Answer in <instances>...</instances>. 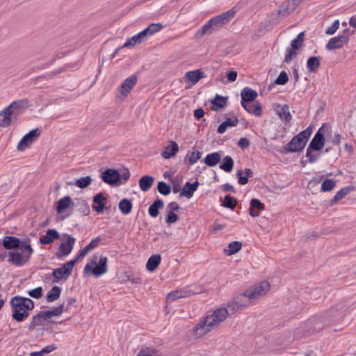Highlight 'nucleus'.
I'll return each instance as SVG.
<instances>
[{
    "label": "nucleus",
    "instance_id": "obj_52",
    "mask_svg": "<svg viewBox=\"0 0 356 356\" xmlns=\"http://www.w3.org/2000/svg\"><path fill=\"white\" fill-rule=\"evenodd\" d=\"M298 49H293L292 47H290L286 49V54L284 58V62L286 63H289L293 58H295L298 54L296 51Z\"/></svg>",
    "mask_w": 356,
    "mask_h": 356
},
{
    "label": "nucleus",
    "instance_id": "obj_62",
    "mask_svg": "<svg viewBox=\"0 0 356 356\" xmlns=\"http://www.w3.org/2000/svg\"><path fill=\"white\" fill-rule=\"evenodd\" d=\"M313 150L314 149H309V147H307L306 151V157L307 158V162H309V163H312L316 161L319 156V154H313Z\"/></svg>",
    "mask_w": 356,
    "mask_h": 356
},
{
    "label": "nucleus",
    "instance_id": "obj_60",
    "mask_svg": "<svg viewBox=\"0 0 356 356\" xmlns=\"http://www.w3.org/2000/svg\"><path fill=\"white\" fill-rule=\"evenodd\" d=\"M130 177V172L127 168H124L122 172L121 175H120V181H118V186L125 184Z\"/></svg>",
    "mask_w": 356,
    "mask_h": 356
},
{
    "label": "nucleus",
    "instance_id": "obj_42",
    "mask_svg": "<svg viewBox=\"0 0 356 356\" xmlns=\"http://www.w3.org/2000/svg\"><path fill=\"white\" fill-rule=\"evenodd\" d=\"M202 154L201 152L193 149V151L188 152L185 157V161H188L189 165H193L201 158Z\"/></svg>",
    "mask_w": 356,
    "mask_h": 356
},
{
    "label": "nucleus",
    "instance_id": "obj_11",
    "mask_svg": "<svg viewBox=\"0 0 356 356\" xmlns=\"http://www.w3.org/2000/svg\"><path fill=\"white\" fill-rule=\"evenodd\" d=\"M101 178L105 183L111 186H118L120 172L117 170L108 168L102 173Z\"/></svg>",
    "mask_w": 356,
    "mask_h": 356
},
{
    "label": "nucleus",
    "instance_id": "obj_44",
    "mask_svg": "<svg viewBox=\"0 0 356 356\" xmlns=\"http://www.w3.org/2000/svg\"><path fill=\"white\" fill-rule=\"evenodd\" d=\"M44 320V319L43 318V316L40 312L37 315L33 316L29 326V330L32 331L36 326L42 325Z\"/></svg>",
    "mask_w": 356,
    "mask_h": 356
},
{
    "label": "nucleus",
    "instance_id": "obj_37",
    "mask_svg": "<svg viewBox=\"0 0 356 356\" xmlns=\"http://www.w3.org/2000/svg\"><path fill=\"white\" fill-rule=\"evenodd\" d=\"M72 199L70 196L66 195L60 199L58 202L56 207V211L58 213H62L67 208L72 205Z\"/></svg>",
    "mask_w": 356,
    "mask_h": 356
},
{
    "label": "nucleus",
    "instance_id": "obj_33",
    "mask_svg": "<svg viewBox=\"0 0 356 356\" xmlns=\"http://www.w3.org/2000/svg\"><path fill=\"white\" fill-rule=\"evenodd\" d=\"M238 123L237 117L232 118H227L225 121L222 122L218 127L217 131L220 134L225 133L229 127H236Z\"/></svg>",
    "mask_w": 356,
    "mask_h": 356
},
{
    "label": "nucleus",
    "instance_id": "obj_22",
    "mask_svg": "<svg viewBox=\"0 0 356 356\" xmlns=\"http://www.w3.org/2000/svg\"><path fill=\"white\" fill-rule=\"evenodd\" d=\"M106 197L104 196L103 193H99L96 194L93 197L94 204L92 205V209L98 213H102L106 208L104 203Z\"/></svg>",
    "mask_w": 356,
    "mask_h": 356
},
{
    "label": "nucleus",
    "instance_id": "obj_63",
    "mask_svg": "<svg viewBox=\"0 0 356 356\" xmlns=\"http://www.w3.org/2000/svg\"><path fill=\"white\" fill-rule=\"evenodd\" d=\"M250 207L259 211H262L265 209L264 204L258 199H252L250 201Z\"/></svg>",
    "mask_w": 356,
    "mask_h": 356
},
{
    "label": "nucleus",
    "instance_id": "obj_55",
    "mask_svg": "<svg viewBox=\"0 0 356 356\" xmlns=\"http://www.w3.org/2000/svg\"><path fill=\"white\" fill-rule=\"evenodd\" d=\"M179 219L178 215L175 213L174 211H167L166 216H165V222L168 225L173 224L176 222Z\"/></svg>",
    "mask_w": 356,
    "mask_h": 356
},
{
    "label": "nucleus",
    "instance_id": "obj_32",
    "mask_svg": "<svg viewBox=\"0 0 356 356\" xmlns=\"http://www.w3.org/2000/svg\"><path fill=\"white\" fill-rule=\"evenodd\" d=\"M221 160V154L218 152L208 154L203 160V162L209 167L218 165Z\"/></svg>",
    "mask_w": 356,
    "mask_h": 356
},
{
    "label": "nucleus",
    "instance_id": "obj_10",
    "mask_svg": "<svg viewBox=\"0 0 356 356\" xmlns=\"http://www.w3.org/2000/svg\"><path fill=\"white\" fill-rule=\"evenodd\" d=\"M350 38L348 35H339L336 37L330 38L325 45L327 50H334L341 49L349 42Z\"/></svg>",
    "mask_w": 356,
    "mask_h": 356
},
{
    "label": "nucleus",
    "instance_id": "obj_9",
    "mask_svg": "<svg viewBox=\"0 0 356 356\" xmlns=\"http://www.w3.org/2000/svg\"><path fill=\"white\" fill-rule=\"evenodd\" d=\"M41 131L40 129L36 128L29 133L25 134L17 144V149L23 151L26 148L31 146V145L40 136Z\"/></svg>",
    "mask_w": 356,
    "mask_h": 356
},
{
    "label": "nucleus",
    "instance_id": "obj_49",
    "mask_svg": "<svg viewBox=\"0 0 356 356\" xmlns=\"http://www.w3.org/2000/svg\"><path fill=\"white\" fill-rule=\"evenodd\" d=\"M162 29V25L159 23H152L148 27L145 29V31L148 37L159 32Z\"/></svg>",
    "mask_w": 356,
    "mask_h": 356
},
{
    "label": "nucleus",
    "instance_id": "obj_46",
    "mask_svg": "<svg viewBox=\"0 0 356 356\" xmlns=\"http://www.w3.org/2000/svg\"><path fill=\"white\" fill-rule=\"evenodd\" d=\"M242 248V243L240 241L231 242L228 245V249L225 250L227 255H232L238 252Z\"/></svg>",
    "mask_w": 356,
    "mask_h": 356
},
{
    "label": "nucleus",
    "instance_id": "obj_64",
    "mask_svg": "<svg viewBox=\"0 0 356 356\" xmlns=\"http://www.w3.org/2000/svg\"><path fill=\"white\" fill-rule=\"evenodd\" d=\"M250 144V140L245 137L241 138L238 142V147L243 149L248 148Z\"/></svg>",
    "mask_w": 356,
    "mask_h": 356
},
{
    "label": "nucleus",
    "instance_id": "obj_18",
    "mask_svg": "<svg viewBox=\"0 0 356 356\" xmlns=\"http://www.w3.org/2000/svg\"><path fill=\"white\" fill-rule=\"evenodd\" d=\"M15 115L11 109L7 106L0 111V127H8L12 124V116Z\"/></svg>",
    "mask_w": 356,
    "mask_h": 356
},
{
    "label": "nucleus",
    "instance_id": "obj_14",
    "mask_svg": "<svg viewBox=\"0 0 356 356\" xmlns=\"http://www.w3.org/2000/svg\"><path fill=\"white\" fill-rule=\"evenodd\" d=\"M302 0H286L282 3L280 9L278 10V13L282 16H288L294 10L297 8V6L301 3Z\"/></svg>",
    "mask_w": 356,
    "mask_h": 356
},
{
    "label": "nucleus",
    "instance_id": "obj_25",
    "mask_svg": "<svg viewBox=\"0 0 356 356\" xmlns=\"http://www.w3.org/2000/svg\"><path fill=\"white\" fill-rule=\"evenodd\" d=\"M72 207H74L83 216H88L90 212L88 202L83 199L76 200V202L72 203Z\"/></svg>",
    "mask_w": 356,
    "mask_h": 356
},
{
    "label": "nucleus",
    "instance_id": "obj_59",
    "mask_svg": "<svg viewBox=\"0 0 356 356\" xmlns=\"http://www.w3.org/2000/svg\"><path fill=\"white\" fill-rule=\"evenodd\" d=\"M339 27V21L336 19L332 24L327 27L325 31L327 35H333Z\"/></svg>",
    "mask_w": 356,
    "mask_h": 356
},
{
    "label": "nucleus",
    "instance_id": "obj_29",
    "mask_svg": "<svg viewBox=\"0 0 356 356\" xmlns=\"http://www.w3.org/2000/svg\"><path fill=\"white\" fill-rule=\"evenodd\" d=\"M179 152V145L175 141H170V145L165 147L162 152L161 156L163 158L168 159L174 156Z\"/></svg>",
    "mask_w": 356,
    "mask_h": 356
},
{
    "label": "nucleus",
    "instance_id": "obj_27",
    "mask_svg": "<svg viewBox=\"0 0 356 356\" xmlns=\"http://www.w3.org/2000/svg\"><path fill=\"white\" fill-rule=\"evenodd\" d=\"M241 96V102H252L257 97L258 94L256 90L249 87H245L242 90Z\"/></svg>",
    "mask_w": 356,
    "mask_h": 356
},
{
    "label": "nucleus",
    "instance_id": "obj_2",
    "mask_svg": "<svg viewBox=\"0 0 356 356\" xmlns=\"http://www.w3.org/2000/svg\"><path fill=\"white\" fill-rule=\"evenodd\" d=\"M10 304L13 312L12 317L17 322L24 321L29 316V311L35 306L31 299L19 296L13 297Z\"/></svg>",
    "mask_w": 356,
    "mask_h": 356
},
{
    "label": "nucleus",
    "instance_id": "obj_12",
    "mask_svg": "<svg viewBox=\"0 0 356 356\" xmlns=\"http://www.w3.org/2000/svg\"><path fill=\"white\" fill-rule=\"evenodd\" d=\"M323 125L321 127L312 139L308 147L314 151L321 150L325 144V137L323 134Z\"/></svg>",
    "mask_w": 356,
    "mask_h": 356
},
{
    "label": "nucleus",
    "instance_id": "obj_43",
    "mask_svg": "<svg viewBox=\"0 0 356 356\" xmlns=\"http://www.w3.org/2000/svg\"><path fill=\"white\" fill-rule=\"evenodd\" d=\"M352 188L347 186L339 190L334 195V198L331 201V204L333 205L335 202L342 200L348 193L350 192Z\"/></svg>",
    "mask_w": 356,
    "mask_h": 356
},
{
    "label": "nucleus",
    "instance_id": "obj_47",
    "mask_svg": "<svg viewBox=\"0 0 356 356\" xmlns=\"http://www.w3.org/2000/svg\"><path fill=\"white\" fill-rule=\"evenodd\" d=\"M221 205L225 208L233 210L237 205V200L234 197L226 195L225 196L224 201Z\"/></svg>",
    "mask_w": 356,
    "mask_h": 356
},
{
    "label": "nucleus",
    "instance_id": "obj_41",
    "mask_svg": "<svg viewBox=\"0 0 356 356\" xmlns=\"http://www.w3.org/2000/svg\"><path fill=\"white\" fill-rule=\"evenodd\" d=\"M234 165L233 159L230 156H226L223 158L220 164V168L226 172H231Z\"/></svg>",
    "mask_w": 356,
    "mask_h": 356
},
{
    "label": "nucleus",
    "instance_id": "obj_24",
    "mask_svg": "<svg viewBox=\"0 0 356 356\" xmlns=\"http://www.w3.org/2000/svg\"><path fill=\"white\" fill-rule=\"evenodd\" d=\"M60 238L59 233L54 229H49L46 232L45 235H43L40 238V243L42 245H48L51 243L54 240Z\"/></svg>",
    "mask_w": 356,
    "mask_h": 356
},
{
    "label": "nucleus",
    "instance_id": "obj_5",
    "mask_svg": "<svg viewBox=\"0 0 356 356\" xmlns=\"http://www.w3.org/2000/svg\"><path fill=\"white\" fill-rule=\"evenodd\" d=\"M97 256L95 255L90 263L87 264L83 268V273H92L96 277H98L108 271L107 262L108 259L106 256L101 255L99 261H97Z\"/></svg>",
    "mask_w": 356,
    "mask_h": 356
},
{
    "label": "nucleus",
    "instance_id": "obj_28",
    "mask_svg": "<svg viewBox=\"0 0 356 356\" xmlns=\"http://www.w3.org/2000/svg\"><path fill=\"white\" fill-rule=\"evenodd\" d=\"M205 76L204 73L201 69L188 71L185 74V78L193 84L197 83L201 79Z\"/></svg>",
    "mask_w": 356,
    "mask_h": 356
},
{
    "label": "nucleus",
    "instance_id": "obj_56",
    "mask_svg": "<svg viewBox=\"0 0 356 356\" xmlns=\"http://www.w3.org/2000/svg\"><path fill=\"white\" fill-rule=\"evenodd\" d=\"M226 308L228 309L229 314V313L234 314L241 309L234 298L227 304Z\"/></svg>",
    "mask_w": 356,
    "mask_h": 356
},
{
    "label": "nucleus",
    "instance_id": "obj_19",
    "mask_svg": "<svg viewBox=\"0 0 356 356\" xmlns=\"http://www.w3.org/2000/svg\"><path fill=\"white\" fill-rule=\"evenodd\" d=\"M137 81L136 74H133L127 78L121 84L120 92L123 95H127L134 87Z\"/></svg>",
    "mask_w": 356,
    "mask_h": 356
},
{
    "label": "nucleus",
    "instance_id": "obj_20",
    "mask_svg": "<svg viewBox=\"0 0 356 356\" xmlns=\"http://www.w3.org/2000/svg\"><path fill=\"white\" fill-rule=\"evenodd\" d=\"M275 110L282 120L285 121L286 122H289L291 120L292 116L290 113L289 106L288 104H277Z\"/></svg>",
    "mask_w": 356,
    "mask_h": 356
},
{
    "label": "nucleus",
    "instance_id": "obj_1",
    "mask_svg": "<svg viewBox=\"0 0 356 356\" xmlns=\"http://www.w3.org/2000/svg\"><path fill=\"white\" fill-rule=\"evenodd\" d=\"M237 11L238 9L234 6L227 11L213 17L197 31L196 35H210L220 30L235 17Z\"/></svg>",
    "mask_w": 356,
    "mask_h": 356
},
{
    "label": "nucleus",
    "instance_id": "obj_23",
    "mask_svg": "<svg viewBox=\"0 0 356 356\" xmlns=\"http://www.w3.org/2000/svg\"><path fill=\"white\" fill-rule=\"evenodd\" d=\"M148 36L146 34L145 30L139 32L138 33L133 35L130 38L127 39L123 45V47H134L137 44H140L145 38Z\"/></svg>",
    "mask_w": 356,
    "mask_h": 356
},
{
    "label": "nucleus",
    "instance_id": "obj_17",
    "mask_svg": "<svg viewBox=\"0 0 356 356\" xmlns=\"http://www.w3.org/2000/svg\"><path fill=\"white\" fill-rule=\"evenodd\" d=\"M199 185L200 183L197 181L192 184L189 181H186L179 193V197H186L188 199L191 198L194 193L197 191Z\"/></svg>",
    "mask_w": 356,
    "mask_h": 356
},
{
    "label": "nucleus",
    "instance_id": "obj_13",
    "mask_svg": "<svg viewBox=\"0 0 356 356\" xmlns=\"http://www.w3.org/2000/svg\"><path fill=\"white\" fill-rule=\"evenodd\" d=\"M8 262L17 267L23 266L29 261L22 253L16 250L8 252Z\"/></svg>",
    "mask_w": 356,
    "mask_h": 356
},
{
    "label": "nucleus",
    "instance_id": "obj_7",
    "mask_svg": "<svg viewBox=\"0 0 356 356\" xmlns=\"http://www.w3.org/2000/svg\"><path fill=\"white\" fill-rule=\"evenodd\" d=\"M270 285L268 281H262L245 290V295L252 300L264 296L270 289Z\"/></svg>",
    "mask_w": 356,
    "mask_h": 356
},
{
    "label": "nucleus",
    "instance_id": "obj_34",
    "mask_svg": "<svg viewBox=\"0 0 356 356\" xmlns=\"http://www.w3.org/2000/svg\"><path fill=\"white\" fill-rule=\"evenodd\" d=\"M154 178L150 175L142 177L139 180V186L142 191H149L153 185Z\"/></svg>",
    "mask_w": 356,
    "mask_h": 356
},
{
    "label": "nucleus",
    "instance_id": "obj_35",
    "mask_svg": "<svg viewBox=\"0 0 356 356\" xmlns=\"http://www.w3.org/2000/svg\"><path fill=\"white\" fill-rule=\"evenodd\" d=\"M161 261V257L160 254H153L148 259L147 264H146V268L149 271L153 272L159 266Z\"/></svg>",
    "mask_w": 356,
    "mask_h": 356
},
{
    "label": "nucleus",
    "instance_id": "obj_30",
    "mask_svg": "<svg viewBox=\"0 0 356 356\" xmlns=\"http://www.w3.org/2000/svg\"><path fill=\"white\" fill-rule=\"evenodd\" d=\"M191 291L186 289H181L175 291H170L168 296L167 299L169 302H173L177 299L186 298L189 296Z\"/></svg>",
    "mask_w": 356,
    "mask_h": 356
},
{
    "label": "nucleus",
    "instance_id": "obj_26",
    "mask_svg": "<svg viewBox=\"0 0 356 356\" xmlns=\"http://www.w3.org/2000/svg\"><path fill=\"white\" fill-rule=\"evenodd\" d=\"M227 97L216 95L214 99L211 101V109L214 111H218L220 109L224 108L227 106Z\"/></svg>",
    "mask_w": 356,
    "mask_h": 356
},
{
    "label": "nucleus",
    "instance_id": "obj_58",
    "mask_svg": "<svg viewBox=\"0 0 356 356\" xmlns=\"http://www.w3.org/2000/svg\"><path fill=\"white\" fill-rule=\"evenodd\" d=\"M104 238V236L99 235L95 238H93L88 245V248L90 250H92L98 247L99 243L102 241Z\"/></svg>",
    "mask_w": 356,
    "mask_h": 356
},
{
    "label": "nucleus",
    "instance_id": "obj_4",
    "mask_svg": "<svg viewBox=\"0 0 356 356\" xmlns=\"http://www.w3.org/2000/svg\"><path fill=\"white\" fill-rule=\"evenodd\" d=\"M228 315V309L225 307H221L214 310L212 314L207 316L202 325L199 324V325L204 329L205 332L210 331L213 327L224 321Z\"/></svg>",
    "mask_w": 356,
    "mask_h": 356
},
{
    "label": "nucleus",
    "instance_id": "obj_54",
    "mask_svg": "<svg viewBox=\"0 0 356 356\" xmlns=\"http://www.w3.org/2000/svg\"><path fill=\"white\" fill-rule=\"evenodd\" d=\"M289 81V76L285 71H282L277 78L275 79V83L277 85H285Z\"/></svg>",
    "mask_w": 356,
    "mask_h": 356
},
{
    "label": "nucleus",
    "instance_id": "obj_39",
    "mask_svg": "<svg viewBox=\"0 0 356 356\" xmlns=\"http://www.w3.org/2000/svg\"><path fill=\"white\" fill-rule=\"evenodd\" d=\"M118 207L122 214L128 215L131 212L133 204L130 200L123 198L120 201Z\"/></svg>",
    "mask_w": 356,
    "mask_h": 356
},
{
    "label": "nucleus",
    "instance_id": "obj_3",
    "mask_svg": "<svg viewBox=\"0 0 356 356\" xmlns=\"http://www.w3.org/2000/svg\"><path fill=\"white\" fill-rule=\"evenodd\" d=\"M313 131V127L310 125L304 131H300L292 138L290 142L284 146L282 153L288 154L298 152L302 150Z\"/></svg>",
    "mask_w": 356,
    "mask_h": 356
},
{
    "label": "nucleus",
    "instance_id": "obj_45",
    "mask_svg": "<svg viewBox=\"0 0 356 356\" xmlns=\"http://www.w3.org/2000/svg\"><path fill=\"white\" fill-rule=\"evenodd\" d=\"M92 182V178L90 176L80 177L76 179L74 185L81 189L88 187Z\"/></svg>",
    "mask_w": 356,
    "mask_h": 356
},
{
    "label": "nucleus",
    "instance_id": "obj_38",
    "mask_svg": "<svg viewBox=\"0 0 356 356\" xmlns=\"http://www.w3.org/2000/svg\"><path fill=\"white\" fill-rule=\"evenodd\" d=\"M234 299L237 302L238 305L240 307L241 309L245 308L248 306H249L253 300L252 299H250L246 295H245V291L240 293L237 296H236Z\"/></svg>",
    "mask_w": 356,
    "mask_h": 356
},
{
    "label": "nucleus",
    "instance_id": "obj_40",
    "mask_svg": "<svg viewBox=\"0 0 356 356\" xmlns=\"http://www.w3.org/2000/svg\"><path fill=\"white\" fill-rule=\"evenodd\" d=\"M62 289L58 286H54L47 293L46 300L48 302H52L58 300L60 296Z\"/></svg>",
    "mask_w": 356,
    "mask_h": 356
},
{
    "label": "nucleus",
    "instance_id": "obj_15",
    "mask_svg": "<svg viewBox=\"0 0 356 356\" xmlns=\"http://www.w3.org/2000/svg\"><path fill=\"white\" fill-rule=\"evenodd\" d=\"M15 114V117L19 115L29 106V102L27 99H20L13 101L8 106Z\"/></svg>",
    "mask_w": 356,
    "mask_h": 356
},
{
    "label": "nucleus",
    "instance_id": "obj_53",
    "mask_svg": "<svg viewBox=\"0 0 356 356\" xmlns=\"http://www.w3.org/2000/svg\"><path fill=\"white\" fill-rule=\"evenodd\" d=\"M136 356H159V354L154 348H147L140 350Z\"/></svg>",
    "mask_w": 356,
    "mask_h": 356
},
{
    "label": "nucleus",
    "instance_id": "obj_61",
    "mask_svg": "<svg viewBox=\"0 0 356 356\" xmlns=\"http://www.w3.org/2000/svg\"><path fill=\"white\" fill-rule=\"evenodd\" d=\"M236 176L238 177V183L240 185H245L248 182V177L243 175V171L239 170L236 172Z\"/></svg>",
    "mask_w": 356,
    "mask_h": 356
},
{
    "label": "nucleus",
    "instance_id": "obj_16",
    "mask_svg": "<svg viewBox=\"0 0 356 356\" xmlns=\"http://www.w3.org/2000/svg\"><path fill=\"white\" fill-rule=\"evenodd\" d=\"M31 240L30 238H24L20 240V245L17 247L19 250V253H22L26 258L29 261L34 252L33 248L31 246Z\"/></svg>",
    "mask_w": 356,
    "mask_h": 356
},
{
    "label": "nucleus",
    "instance_id": "obj_50",
    "mask_svg": "<svg viewBox=\"0 0 356 356\" xmlns=\"http://www.w3.org/2000/svg\"><path fill=\"white\" fill-rule=\"evenodd\" d=\"M304 36V32H300V33H298L296 38L291 41V47H292L293 49H300L303 44Z\"/></svg>",
    "mask_w": 356,
    "mask_h": 356
},
{
    "label": "nucleus",
    "instance_id": "obj_57",
    "mask_svg": "<svg viewBox=\"0 0 356 356\" xmlns=\"http://www.w3.org/2000/svg\"><path fill=\"white\" fill-rule=\"evenodd\" d=\"M28 295L35 299H39L42 296V288L41 286L36 287L28 291Z\"/></svg>",
    "mask_w": 356,
    "mask_h": 356
},
{
    "label": "nucleus",
    "instance_id": "obj_48",
    "mask_svg": "<svg viewBox=\"0 0 356 356\" xmlns=\"http://www.w3.org/2000/svg\"><path fill=\"white\" fill-rule=\"evenodd\" d=\"M157 190L160 194L168 195L171 192V187L165 181H161L158 182Z\"/></svg>",
    "mask_w": 356,
    "mask_h": 356
},
{
    "label": "nucleus",
    "instance_id": "obj_51",
    "mask_svg": "<svg viewBox=\"0 0 356 356\" xmlns=\"http://www.w3.org/2000/svg\"><path fill=\"white\" fill-rule=\"evenodd\" d=\"M336 182L332 179H325L321 187V191L328 192L333 189L335 186Z\"/></svg>",
    "mask_w": 356,
    "mask_h": 356
},
{
    "label": "nucleus",
    "instance_id": "obj_8",
    "mask_svg": "<svg viewBox=\"0 0 356 356\" xmlns=\"http://www.w3.org/2000/svg\"><path fill=\"white\" fill-rule=\"evenodd\" d=\"M64 238L66 239V241L62 243L58 249V251L56 253V256L58 259H62L63 257L69 255L74 247V243L76 241L75 238L69 234H65L63 236Z\"/></svg>",
    "mask_w": 356,
    "mask_h": 356
},
{
    "label": "nucleus",
    "instance_id": "obj_21",
    "mask_svg": "<svg viewBox=\"0 0 356 356\" xmlns=\"http://www.w3.org/2000/svg\"><path fill=\"white\" fill-rule=\"evenodd\" d=\"M19 238L13 236H6L2 239V245L6 250H11L17 248L20 245Z\"/></svg>",
    "mask_w": 356,
    "mask_h": 356
},
{
    "label": "nucleus",
    "instance_id": "obj_6",
    "mask_svg": "<svg viewBox=\"0 0 356 356\" xmlns=\"http://www.w3.org/2000/svg\"><path fill=\"white\" fill-rule=\"evenodd\" d=\"M75 264L76 259H72L63 264L61 267L54 269L52 272L55 279L53 282L57 283L61 280H66L71 275Z\"/></svg>",
    "mask_w": 356,
    "mask_h": 356
},
{
    "label": "nucleus",
    "instance_id": "obj_31",
    "mask_svg": "<svg viewBox=\"0 0 356 356\" xmlns=\"http://www.w3.org/2000/svg\"><path fill=\"white\" fill-rule=\"evenodd\" d=\"M164 207L163 201L158 198L156 199L148 209L149 215L152 218H156L159 214V210L162 209Z\"/></svg>",
    "mask_w": 356,
    "mask_h": 356
},
{
    "label": "nucleus",
    "instance_id": "obj_36",
    "mask_svg": "<svg viewBox=\"0 0 356 356\" xmlns=\"http://www.w3.org/2000/svg\"><path fill=\"white\" fill-rule=\"evenodd\" d=\"M321 65L320 57L311 56L307 61V67L309 72H316Z\"/></svg>",
    "mask_w": 356,
    "mask_h": 356
}]
</instances>
